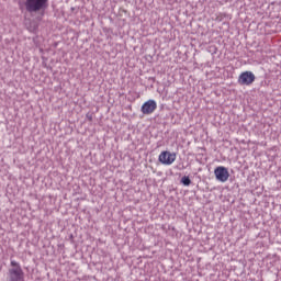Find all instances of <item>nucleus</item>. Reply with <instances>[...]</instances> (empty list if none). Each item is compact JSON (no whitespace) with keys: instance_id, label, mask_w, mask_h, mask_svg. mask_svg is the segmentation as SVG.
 <instances>
[{"instance_id":"nucleus-9","label":"nucleus","mask_w":281,"mask_h":281,"mask_svg":"<svg viewBox=\"0 0 281 281\" xmlns=\"http://www.w3.org/2000/svg\"><path fill=\"white\" fill-rule=\"evenodd\" d=\"M87 120H89V122H93V115L92 114H87L86 115Z\"/></svg>"},{"instance_id":"nucleus-4","label":"nucleus","mask_w":281,"mask_h":281,"mask_svg":"<svg viewBox=\"0 0 281 281\" xmlns=\"http://www.w3.org/2000/svg\"><path fill=\"white\" fill-rule=\"evenodd\" d=\"M158 161L165 166H172V164L177 161V154L170 151H161L158 157Z\"/></svg>"},{"instance_id":"nucleus-1","label":"nucleus","mask_w":281,"mask_h":281,"mask_svg":"<svg viewBox=\"0 0 281 281\" xmlns=\"http://www.w3.org/2000/svg\"><path fill=\"white\" fill-rule=\"evenodd\" d=\"M49 0H26L25 8L27 12H41L47 8Z\"/></svg>"},{"instance_id":"nucleus-6","label":"nucleus","mask_w":281,"mask_h":281,"mask_svg":"<svg viewBox=\"0 0 281 281\" xmlns=\"http://www.w3.org/2000/svg\"><path fill=\"white\" fill-rule=\"evenodd\" d=\"M215 177H229V170L226 167L220 166L214 170Z\"/></svg>"},{"instance_id":"nucleus-8","label":"nucleus","mask_w":281,"mask_h":281,"mask_svg":"<svg viewBox=\"0 0 281 281\" xmlns=\"http://www.w3.org/2000/svg\"><path fill=\"white\" fill-rule=\"evenodd\" d=\"M217 180L222 183L226 182L228 180L227 177H217Z\"/></svg>"},{"instance_id":"nucleus-5","label":"nucleus","mask_w":281,"mask_h":281,"mask_svg":"<svg viewBox=\"0 0 281 281\" xmlns=\"http://www.w3.org/2000/svg\"><path fill=\"white\" fill-rule=\"evenodd\" d=\"M140 111L143 115H153L155 111H157V101L156 100H148L145 103H143Z\"/></svg>"},{"instance_id":"nucleus-7","label":"nucleus","mask_w":281,"mask_h":281,"mask_svg":"<svg viewBox=\"0 0 281 281\" xmlns=\"http://www.w3.org/2000/svg\"><path fill=\"white\" fill-rule=\"evenodd\" d=\"M180 183H182V186L189 187L191 181L189 177H183L182 180H180Z\"/></svg>"},{"instance_id":"nucleus-2","label":"nucleus","mask_w":281,"mask_h":281,"mask_svg":"<svg viewBox=\"0 0 281 281\" xmlns=\"http://www.w3.org/2000/svg\"><path fill=\"white\" fill-rule=\"evenodd\" d=\"M12 269H9V281H23V271L18 261H11Z\"/></svg>"},{"instance_id":"nucleus-3","label":"nucleus","mask_w":281,"mask_h":281,"mask_svg":"<svg viewBox=\"0 0 281 281\" xmlns=\"http://www.w3.org/2000/svg\"><path fill=\"white\" fill-rule=\"evenodd\" d=\"M238 85L250 87V85H254L256 82V75H254L251 71H244L238 77Z\"/></svg>"}]
</instances>
